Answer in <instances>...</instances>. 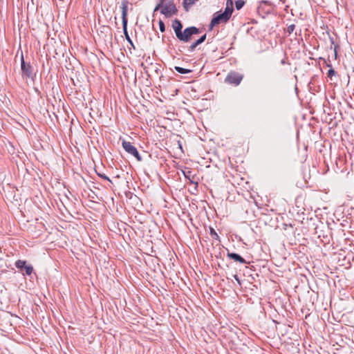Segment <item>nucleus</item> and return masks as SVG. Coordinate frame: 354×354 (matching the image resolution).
Instances as JSON below:
<instances>
[{
    "label": "nucleus",
    "mask_w": 354,
    "mask_h": 354,
    "mask_svg": "<svg viewBox=\"0 0 354 354\" xmlns=\"http://www.w3.org/2000/svg\"><path fill=\"white\" fill-rule=\"evenodd\" d=\"M129 2L127 0H123L121 3V9H122V28L125 39L128 41V43L135 49L134 44L128 33L127 31V11H128V6Z\"/></svg>",
    "instance_id": "1"
},
{
    "label": "nucleus",
    "mask_w": 354,
    "mask_h": 354,
    "mask_svg": "<svg viewBox=\"0 0 354 354\" xmlns=\"http://www.w3.org/2000/svg\"><path fill=\"white\" fill-rule=\"evenodd\" d=\"M21 71L24 79H30L35 80L36 73L33 72V68L30 62H26L23 53L21 55Z\"/></svg>",
    "instance_id": "2"
},
{
    "label": "nucleus",
    "mask_w": 354,
    "mask_h": 354,
    "mask_svg": "<svg viewBox=\"0 0 354 354\" xmlns=\"http://www.w3.org/2000/svg\"><path fill=\"white\" fill-rule=\"evenodd\" d=\"M200 32L199 28L196 26H190L182 31L181 33L178 35L177 39L180 41L187 43L191 41L193 35H198Z\"/></svg>",
    "instance_id": "3"
},
{
    "label": "nucleus",
    "mask_w": 354,
    "mask_h": 354,
    "mask_svg": "<svg viewBox=\"0 0 354 354\" xmlns=\"http://www.w3.org/2000/svg\"><path fill=\"white\" fill-rule=\"evenodd\" d=\"M160 12L167 18H169L173 15H176L178 13V9L173 0H168L160 8Z\"/></svg>",
    "instance_id": "4"
},
{
    "label": "nucleus",
    "mask_w": 354,
    "mask_h": 354,
    "mask_svg": "<svg viewBox=\"0 0 354 354\" xmlns=\"http://www.w3.org/2000/svg\"><path fill=\"white\" fill-rule=\"evenodd\" d=\"M230 20L223 12H216L213 15L209 26V30H212L213 28L220 24H226Z\"/></svg>",
    "instance_id": "5"
},
{
    "label": "nucleus",
    "mask_w": 354,
    "mask_h": 354,
    "mask_svg": "<svg viewBox=\"0 0 354 354\" xmlns=\"http://www.w3.org/2000/svg\"><path fill=\"white\" fill-rule=\"evenodd\" d=\"M122 146L126 152L135 157L138 161L141 162L142 160L138 149L130 142L123 140L122 142Z\"/></svg>",
    "instance_id": "6"
},
{
    "label": "nucleus",
    "mask_w": 354,
    "mask_h": 354,
    "mask_svg": "<svg viewBox=\"0 0 354 354\" xmlns=\"http://www.w3.org/2000/svg\"><path fill=\"white\" fill-rule=\"evenodd\" d=\"M243 75L237 72H230L225 77V82L238 86L242 81Z\"/></svg>",
    "instance_id": "7"
},
{
    "label": "nucleus",
    "mask_w": 354,
    "mask_h": 354,
    "mask_svg": "<svg viewBox=\"0 0 354 354\" xmlns=\"http://www.w3.org/2000/svg\"><path fill=\"white\" fill-rule=\"evenodd\" d=\"M15 266L21 272L24 270L28 276H30L33 272V267L30 264H27L26 261L17 260L15 262Z\"/></svg>",
    "instance_id": "8"
},
{
    "label": "nucleus",
    "mask_w": 354,
    "mask_h": 354,
    "mask_svg": "<svg viewBox=\"0 0 354 354\" xmlns=\"http://www.w3.org/2000/svg\"><path fill=\"white\" fill-rule=\"evenodd\" d=\"M227 257L234 261L239 262L241 264H246L247 261L241 255L235 252H231L229 250H227Z\"/></svg>",
    "instance_id": "9"
},
{
    "label": "nucleus",
    "mask_w": 354,
    "mask_h": 354,
    "mask_svg": "<svg viewBox=\"0 0 354 354\" xmlns=\"http://www.w3.org/2000/svg\"><path fill=\"white\" fill-rule=\"evenodd\" d=\"M171 26L174 30L176 37H178V35H179L183 31V24L181 21L179 19H175L172 21Z\"/></svg>",
    "instance_id": "10"
},
{
    "label": "nucleus",
    "mask_w": 354,
    "mask_h": 354,
    "mask_svg": "<svg viewBox=\"0 0 354 354\" xmlns=\"http://www.w3.org/2000/svg\"><path fill=\"white\" fill-rule=\"evenodd\" d=\"M206 39V34H204L202 35L199 39H198L196 41L193 42L191 46L189 47L188 50L189 52H194L196 49V48L203 43Z\"/></svg>",
    "instance_id": "11"
},
{
    "label": "nucleus",
    "mask_w": 354,
    "mask_h": 354,
    "mask_svg": "<svg viewBox=\"0 0 354 354\" xmlns=\"http://www.w3.org/2000/svg\"><path fill=\"white\" fill-rule=\"evenodd\" d=\"M233 11H234V8H233V1H232V0H227L226 7L225 8V10H224L223 13L227 17H229L230 19Z\"/></svg>",
    "instance_id": "12"
},
{
    "label": "nucleus",
    "mask_w": 354,
    "mask_h": 354,
    "mask_svg": "<svg viewBox=\"0 0 354 354\" xmlns=\"http://www.w3.org/2000/svg\"><path fill=\"white\" fill-rule=\"evenodd\" d=\"M198 0H183V7L186 10H188L189 7L193 6Z\"/></svg>",
    "instance_id": "13"
},
{
    "label": "nucleus",
    "mask_w": 354,
    "mask_h": 354,
    "mask_svg": "<svg viewBox=\"0 0 354 354\" xmlns=\"http://www.w3.org/2000/svg\"><path fill=\"white\" fill-rule=\"evenodd\" d=\"M174 70L180 74H187L192 72L190 69L184 68L180 66H174Z\"/></svg>",
    "instance_id": "14"
},
{
    "label": "nucleus",
    "mask_w": 354,
    "mask_h": 354,
    "mask_svg": "<svg viewBox=\"0 0 354 354\" xmlns=\"http://www.w3.org/2000/svg\"><path fill=\"white\" fill-rule=\"evenodd\" d=\"M209 234L213 239L220 241L219 236L212 227H209Z\"/></svg>",
    "instance_id": "15"
},
{
    "label": "nucleus",
    "mask_w": 354,
    "mask_h": 354,
    "mask_svg": "<svg viewBox=\"0 0 354 354\" xmlns=\"http://www.w3.org/2000/svg\"><path fill=\"white\" fill-rule=\"evenodd\" d=\"M244 5L245 1L243 0H237L235 1V7L238 10H241Z\"/></svg>",
    "instance_id": "16"
},
{
    "label": "nucleus",
    "mask_w": 354,
    "mask_h": 354,
    "mask_svg": "<svg viewBox=\"0 0 354 354\" xmlns=\"http://www.w3.org/2000/svg\"><path fill=\"white\" fill-rule=\"evenodd\" d=\"M230 333H231L232 335L236 336L237 340H239V334L243 335V333L239 328H235V330H230Z\"/></svg>",
    "instance_id": "17"
},
{
    "label": "nucleus",
    "mask_w": 354,
    "mask_h": 354,
    "mask_svg": "<svg viewBox=\"0 0 354 354\" xmlns=\"http://www.w3.org/2000/svg\"><path fill=\"white\" fill-rule=\"evenodd\" d=\"M167 0H159V3L156 5V6L154 8V12L158 11L160 9V8L164 5L165 3H166Z\"/></svg>",
    "instance_id": "18"
},
{
    "label": "nucleus",
    "mask_w": 354,
    "mask_h": 354,
    "mask_svg": "<svg viewBox=\"0 0 354 354\" xmlns=\"http://www.w3.org/2000/svg\"><path fill=\"white\" fill-rule=\"evenodd\" d=\"M158 24H159V28H160V32H165V25L164 22L162 20H159Z\"/></svg>",
    "instance_id": "19"
},
{
    "label": "nucleus",
    "mask_w": 354,
    "mask_h": 354,
    "mask_svg": "<svg viewBox=\"0 0 354 354\" xmlns=\"http://www.w3.org/2000/svg\"><path fill=\"white\" fill-rule=\"evenodd\" d=\"M336 71L333 68H330L328 71L327 76L331 79L333 75H336Z\"/></svg>",
    "instance_id": "20"
},
{
    "label": "nucleus",
    "mask_w": 354,
    "mask_h": 354,
    "mask_svg": "<svg viewBox=\"0 0 354 354\" xmlns=\"http://www.w3.org/2000/svg\"><path fill=\"white\" fill-rule=\"evenodd\" d=\"M295 28V26L294 24L288 26L287 28V32L290 35L294 31Z\"/></svg>",
    "instance_id": "21"
},
{
    "label": "nucleus",
    "mask_w": 354,
    "mask_h": 354,
    "mask_svg": "<svg viewBox=\"0 0 354 354\" xmlns=\"http://www.w3.org/2000/svg\"><path fill=\"white\" fill-rule=\"evenodd\" d=\"M268 5V6H270V3L268 2V1H262L261 3H260V5L258 7V10L259 11L261 9H262V6L263 5Z\"/></svg>",
    "instance_id": "22"
},
{
    "label": "nucleus",
    "mask_w": 354,
    "mask_h": 354,
    "mask_svg": "<svg viewBox=\"0 0 354 354\" xmlns=\"http://www.w3.org/2000/svg\"><path fill=\"white\" fill-rule=\"evenodd\" d=\"M100 178L104 179V180H106L108 181H109L111 183H112V181L110 180V178L106 176L105 174H97Z\"/></svg>",
    "instance_id": "23"
},
{
    "label": "nucleus",
    "mask_w": 354,
    "mask_h": 354,
    "mask_svg": "<svg viewBox=\"0 0 354 354\" xmlns=\"http://www.w3.org/2000/svg\"><path fill=\"white\" fill-rule=\"evenodd\" d=\"M234 278L239 283V284H241V281H240V279H239V278L237 274H234Z\"/></svg>",
    "instance_id": "24"
},
{
    "label": "nucleus",
    "mask_w": 354,
    "mask_h": 354,
    "mask_svg": "<svg viewBox=\"0 0 354 354\" xmlns=\"http://www.w3.org/2000/svg\"><path fill=\"white\" fill-rule=\"evenodd\" d=\"M281 64L282 65H284V64H286V57H285V58H283V59H281Z\"/></svg>",
    "instance_id": "25"
},
{
    "label": "nucleus",
    "mask_w": 354,
    "mask_h": 354,
    "mask_svg": "<svg viewBox=\"0 0 354 354\" xmlns=\"http://www.w3.org/2000/svg\"><path fill=\"white\" fill-rule=\"evenodd\" d=\"M35 91L36 93H37L38 94H40V91L38 90V88H35Z\"/></svg>",
    "instance_id": "26"
},
{
    "label": "nucleus",
    "mask_w": 354,
    "mask_h": 354,
    "mask_svg": "<svg viewBox=\"0 0 354 354\" xmlns=\"http://www.w3.org/2000/svg\"><path fill=\"white\" fill-rule=\"evenodd\" d=\"M330 39L331 43H332V44H334L333 38V37H330Z\"/></svg>",
    "instance_id": "27"
},
{
    "label": "nucleus",
    "mask_w": 354,
    "mask_h": 354,
    "mask_svg": "<svg viewBox=\"0 0 354 354\" xmlns=\"http://www.w3.org/2000/svg\"><path fill=\"white\" fill-rule=\"evenodd\" d=\"M231 342H232L233 344H236V340L232 339Z\"/></svg>",
    "instance_id": "28"
},
{
    "label": "nucleus",
    "mask_w": 354,
    "mask_h": 354,
    "mask_svg": "<svg viewBox=\"0 0 354 354\" xmlns=\"http://www.w3.org/2000/svg\"><path fill=\"white\" fill-rule=\"evenodd\" d=\"M270 10H271L270 8H269L266 12L268 13L270 12Z\"/></svg>",
    "instance_id": "29"
},
{
    "label": "nucleus",
    "mask_w": 354,
    "mask_h": 354,
    "mask_svg": "<svg viewBox=\"0 0 354 354\" xmlns=\"http://www.w3.org/2000/svg\"><path fill=\"white\" fill-rule=\"evenodd\" d=\"M282 3H285L286 0H280Z\"/></svg>",
    "instance_id": "30"
}]
</instances>
